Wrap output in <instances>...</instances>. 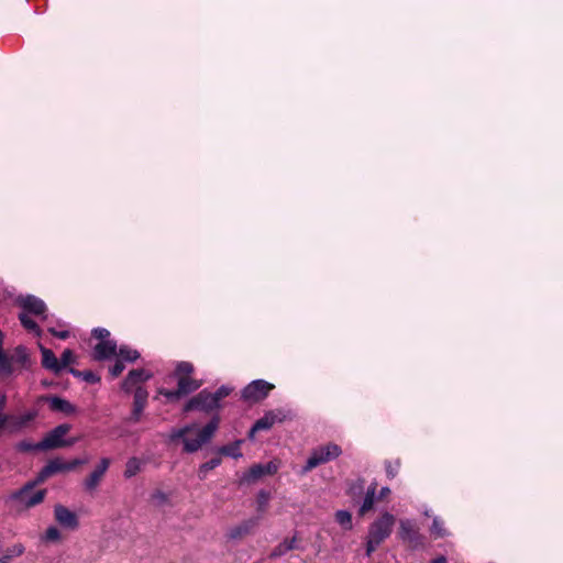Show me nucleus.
Masks as SVG:
<instances>
[{
  "label": "nucleus",
  "mask_w": 563,
  "mask_h": 563,
  "mask_svg": "<svg viewBox=\"0 0 563 563\" xmlns=\"http://www.w3.org/2000/svg\"><path fill=\"white\" fill-rule=\"evenodd\" d=\"M218 427L219 419L213 418L203 428H199L197 424H191L173 430L170 433V440L176 441L181 439L184 451L187 453H194L211 440Z\"/></svg>",
  "instance_id": "obj_1"
},
{
  "label": "nucleus",
  "mask_w": 563,
  "mask_h": 563,
  "mask_svg": "<svg viewBox=\"0 0 563 563\" xmlns=\"http://www.w3.org/2000/svg\"><path fill=\"white\" fill-rule=\"evenodd\" d=\"M152 377L150 372L144 369H132L122 383V389L130 393L134 389L133 409L129 420L136 423L141 419V415L146 406L148 393L141 386L142 383Z\"/></svg>",
  "instance_id": "obj_2"
},
{
  "label": "nucleus",
  "mask_w": 563,
  "mask_h": 563,
  "mask_svg": "<svg viewBox=\"0 0 563 563\" xmlns=\"http://www.w3.org/2000/svg\"><path fill=\"white\" fill-rule=\"evenodd\" d=\"M395 525V517L388 512L382 515L374 521L367 534L366 555L369 556L391 533Z\"/></svg>",
  "instance_id": "obj_3"
},
{
  "label": "nucleus",
  "mask_w": 563,
  "mask_h": 563,
  "mask_svg": "<svg viewBox=\"0 0 563 563\" xmlns=\"http://www.w3.org/2000/svg\"><path fill=\"white\" fill-rule=\"evenodd\" d=\"M41 482H29L26 483L22 488L19 490L13 492L10 495V499L14 500L19 504V506L23 509H29L32 507H35L36 505L41 504L46 495L45 489H37L35 490L36 484Z\"/></svg>",
  "instance_id": "obj_4"
},
{
  "label": "nucleus",
  "mask_w": 563,
  "mask_h": 563,
  "mask_svg": "<svg viewBox=\"0 0 563 563\" xmlns=\"http://www.w3.org/2000/svg\"><path fill=\"white\" fill-rule=\"evenodd\" d=\"M341 448L334 443H328L323 446H319L312 451L310 457L307 460V463L302 468V472L308 473L318 465L336 459L341 455Z\"/></svg>",
  "instance_id": "obj_5"
},
{
  "label": "nucleus",
  "mask_w": 563,
  "mask_h": 563,
  "mask_svg": "<svg viewBox=\"0 0 563 563\" xmlns=\"http://www.w3.org/2000/svg\"><path fill=\"white\" fill-rule=\"evenodd\" d=\"M69 424H59L48 432L42 441L35 444L37 450H51L62 446L71 445L73 441H65L64 437L69 432Z\"/></svg>",
  "instance_id": "obj_6"
},
{
  "label": "nucleus",
  "mask_w": 563,
  "mask_h": 563,
  "mask_svg": "<svg viewBox=\"0 0 563 563\" xmlns=\"http://www.w3.org/2000/svg\"><path fill=\"white\" fill-rule=\"evenodd\" d=\"M85 463H87V460L75 459L70 462H66L60 459L52 460L41 471L40 481H44L45 478H47L58 472H70V471L75 470L77 466L82 465Z\"/></svg>",
  "instance_id": "obj_7"
},
{
  "label": "nucleus",
  "mask_w": 563,
  "mask_h": 563,
  "mask_svg": "<svg viewBox=\"0 0 563 563\" xmlns=\"http://www.w3.org/2000/svg\"><path fill=\"white\" fill-rule=\"evenodd\" d=\"M273 388L274 385L263 379L253 380L243 389L242 397L247 401L257 402L266 398Z\"/></svg>",
  "instance_id": "obj_8"
},
{
  "label": "nucleus",
  "mask_w": 563,
  "mask_h": 563,
  "mask_svg": "<svg viewBox=\"0 0 563 563\" xmlns=\"http://www.w3.org/2000/svg\"><path fill=\"white\" fill-rule=\"evenodd\" d=\"M219 407V402L217 401V397L207 390L200 391L197 396L191 398L185 407L186 411L189 410H203L211 411Z\"/></svg>",
  "instance_id": "obj_9"
},
{
  "label": "nucleus",
  "mask_w": 563,
  "mask_h": 563,
  "mask_svg": "<svg viewBox=\"0 0 563 563\" xmlns=\"http://www.w3.org/2000/svg\"><path fill=\"white\" fill-rule=\"evenodd\" d=\"M18 303L23 309L22 312L46 319V305L42 299L31 295L21 296L18 298Z\"/></svg>",
  "instance_id": "obj_10"
},
{
  "label": "nucleus",
  "mask_w": 563,
  "mask_h": 563,
  "mask_svg": "<svg viewBox=\"0 0 563 563\" xmlns=\"http://www.w3.org/2000/svg\"><path fill=\"white\" fill-rule=\"evenodd\" d=\"M54 518L65 529L76 530L79 527L77 515L63 505H55Z\"/></svg>",
  "instance_id": "obj_11"
},
{
  "label": "nucleus",
  "mask_w": 563,
  "mask_h": 563,
  "mask_svg": "<svg viewBox=\"0 0 563 563\" xmlns=\"http://www.w3.org/2000/svg\"><path fill=\"white\" fill-rule=\"evenodd\" d=\"M286 418L283 410H271L258 419L250 430V438H253L255 432L271 429L276 422H282Z\"/></svg>",
  "instance_id": "obj_12"
},
{
  "label": "nucleus",
  "mask_w": 563,
  "mask_h": 563,
  "mask_svg": "<svg viewBox=\"0 0 563 563\" xmlns=\"http://www.w3.org/2000/svg\"><path fill=\"white\" fill-rule=\"evenodd\" d=\"M278 471V464L268 462L267 464H255L242 477L243 482H255L264 475H273Z\"/></svg>",
  "instance_id": "obj_13"
},
{
  "label": "nucleus",
  "mask_w": 563,
  "mask_h": 563,
  "mask_svg": "<svg viewBox=\"0 0 563 563\" xmlns=\"http://www.w3.org/2000/svg\"><path fill=\"white\" fill-rule=\"evenodd\" d=\"M110 465V459L102 457L97 465V467L91 472V474L85 479V487L88 490H93L97 488L99 483L101 482L103 475Z\"/></svg>",
  "instance_id": "obj_14"
},
{
  "label": "nucleus",
  "mask_w": 563,
  "mask_h": 563,
  "mask_svg": "<svg viewBox=\"0 0 563 563\" xmlns=\"http://www.w3.org/2000/svg\"><path fill=\"white\" fill-rule=\"evenodd\" d=\"M399 536L404 541H407L412 545H416L419 541L418 529L415 522L409 519L400 520Z\"/></svg>",
  "instance_id": "obj_15"
},
{
  "label": "nucleus",
  "mask_w": 563,
  "mask_h": 563,
  "mask_svg": "<svg viewBox=\"0 0 563 563\" xmlns=\"http://www.w3.org/2000/svg\"><path fill=\"white\" fill-rule=\"evenodd\" d=\"M37 416L36 410H30L20 416H11L9 420V430L11 432H16L25 428L31 421H33Z\"/></svg>",
  "instance_id": "obj_16"
},
{
  "label": "nucleus",
  "mask_w": 563,
  "mask_h": 563,
  "mask_svg": "<svg viewBox=\"0 0 563 563\" xmlns=\"http://www.w3.org/2000/svg\"><path fill=\"white\" fill-rule=\"evenodd\" d=\"M41 354H42V365L46 369L58 374L60 373V366H59V360L55 356L53 351L43 346L42 344H38Z\"/></svg>",
  "instance_id": "obj_17"
},
{
  "label": "nucleus",
  "mask_w": 563,
  "mask_h": 563,
  "mask_svg": "<svg viewBox=\"0 0 563 563\" xmlns=\"http://www.w3.org/2000/svg\"><path fill=\"white\" fill-rule=\"evenodd\" d=\"M95 358L96 360H106L112 355L117 354V344L111 340L100 341L95 346Z\"/></svg>",
  "instance_id": "obj_18"
},
{
  "label": "nucleus",
  "mask_w": 563,
  "mask_h": 563,
  "mask_svg": "<svg viewBox=\"0 0 563 563\" xmlns=\"http://www.w3.org/2000/svg\"><path fill=\"white\" fill-rule=\"evenodd\" d=\"M256 525H257V521L255 519L246 520V521L231 528L228 531V537H229V539H232V540L241 539L244 536L249 534L254 529V527Z\"/></svg>",
  "instance_id": "obj_19"
},
{
  "label": "nucleus",
  "mask_w": 563,
  "mask_h": 563,
  "mask_svg": "<svg viewBox=\"0 0 563 563\" xmlns=\"http://www.w3.org/2000/svg\"><path fill=\"white\" fill-rule=\"evenodd\" d=\"M11 358L14 365V371L29 367L30 356L27 350L24 346H16L11 354Z\"/></svg>",
  "instance_id": "obj_20"
},
{
  "label": "nucleus",
  "mask_w": 563,
  "mask_h": 563,
  "mask_svg": "<svg viewBox=\"0 0 563 563\" xmlns=\"http://www.w3.org/2000/svg\"><path fill=\"white\" fill-rule=\"evenodd\" d=\"M49 402V407L54 411H60L66 415H71L76 412L75 406H73L68 400L59 398V397H51L47 399Z\"/></svg>",
  "instance_id": "obj_21"
},
{
  "label": "nucleus",
  "mask_w": 563,
  "mask_h": 563,
  "mask_svg": "<svg viewBox=\"0 0 563 563\" xmlns=\"http://www.w3.org/2000/svg\"><path fill=\"white\" fill-rule=\"evenodd\" d=\"M201 386V382L191 378L190 376H181L178 378L177 387L183 396L197 390Z\"/></svg>",
  "instance_id": "obj_22"
},
{
  "label": "nucleus",
  "mask_w": 563,
  "mask_h": 563,
  "mask_svg": "<svg viewBox=\"0 0 563 563\" xmlns=\"http://www.w3.org/2000/svg\"><path fill=\"white\" fill-rule=\"evenodd\" d=\"M25 551L22 543H15L8 548L5 552L0 556V563H10L14 558L21 556Z\"/></svg>",
  "instance_id": "obj_23"
},
{
  "label": "nucleus",
  "mask_w": 563,
  "mask_h": 563,
  "mask_svg": "<svg viewBox=\"0 0 563 563\" xmlns=\"http://www.w3.org/2000/svg\"><path fill=\"white\" fill-rule=\"evenodd\" d=\"M296 538L286 539L282 543H279L272 552V556H282L286 554L288 551L296 548Z\"/></svg>",
  "instance_id": "obj_24"
},
{
  "label": "nucleus",
  "mask_w": 563,
  "mask_h": 563,
  "mask_svg": "<svg viewBox=\"0 0 563 563\" xmlns=\"http://www.w3.org/2000/svg\"><path fill=\"white\" fill-rule=\"evenodd\" d=\"M19 319L22 323V325L30 332L34 333L35 335H41V329L38 328L37 323L25 312H21L19 314Z\"/></svg>",
  "instance_id": "obj_25"
},
{
  "label": "nucleus",
  "mask_w": 563,
  "mask_h": 563,
  "mask_svg": "<svg viewBox=\"0 0 563 563\" xmlns=\"http://www.w3.org/2000/svg\"><path fill=\"white\" fill-rule=\"evenodd\" d=\"M375 492H376L375 485H372L371 487H368L365 498L363 500V504L360 508L361 515H365L367 511H369L373 508L374 499H375Z\"/></svg>",
  "instance_id": "obj_26"
},
{
  "label": "nucleus",
  "mask_w": 563,
  "mask_h": 563,
  "mask_svg": "<svg viewBox=\"0 0 563 563\" xmlns=\"http://www.w3.org/2000/svg\"><path fill=\"white\" fill-rule=\"evenodd\" d=\"M14 372V365L12 363L11 355H7L4 351L0 352V374L11 375Z\"/></svg>",
  "instance_id": "obj_27"
},
{
  "label": "nucleus",
  "mask_w": 563,
  "mask_h": 563,
  "mask_svg": "<svg viewBox=\"0 0 563 563\" xmlns=\"http://www.w3.org/2000/svg\"><path fill=\"white\" fill-rule=\"evenodd\" d=\"M142 462L137 457H131L128 460L124 470V476L131 478L141 471Z\"/></svg>",
  "instance_id": "obj_28"
},
{
  "label": "nucleus",
  "mask_w": 563,
  "mask_h": 563,
  "mask_svg": "<svg viewBox=\"0 0 563 563\" xmlns=\"http://www.w3.org/2000/svg\"><path fill=\"white\" fill-rule=\"evenodd\" d=\"M242 441H236L233 444L222 446L219 452L223 455L231 456L233 459H240L242 456V452L240 449Z\"/></svg>",
  "instance_id": "obj_29"
},
{
  "label": "nucleus",
  "mask_w": 563,
  "mask_h": 563,
  "mask_svg": "<svg viewBox=\"0 0 563 563\" xmlns=\"http://www.w3.org/2000/svg\"><path fill=\"white\" fill-rule=\"evenodd\" d=\"M221 464L220 457L211 459L210 461L200 465L198 476L200 479H205L207 474Z\"/></svg>",
  "instance_id": "obj_30"
},
{
  "label": "nucleus",
  "mask_w": 563,
  "mask_h": 563,
  "mask_svg": "<svg viewBox=\"0 0 563 563\" xmlns=\"http://www.w3.org/2000/svg\"><path fill=\"white\" fill-rule=\"evenodd\" d=\"M335 520L346 530H351L353 527L352 515L346 510H338L335 512Z\"/></svg>",
  "instance_id": "obj_31"
},
{
  "label": "nucleus",
  "mask_w": 563,
  "mask_h": 563,
  "mask_svg": "<svg viewBox=\"0 0 563 563\" xmlns=\"http://www.w3.org/2000/svg\"><path fill=\"white\" fill-rule=\"evenodd\" d=\"M118 356L125 362H134L139 358L140 354L128 346H121Z\"/></svg>",
  "instance_id": "obj_32"
},
{
  "label": "nucleus",
  "mask_w": 563,
  "mask_h": 563,
  "mask_svg": "<svg viewBox=\"0 0 563 563\" xmlns=\"http://www.w3.org/2000/svg\"><path fill=\"white\" fill-rule=\"evenodd\" d=\"M269 493L265 492V490H261L258 492L257 496H256V507H257V511L258 512H265L267 507H268V501H269Z\"/></svg>",
  "instance_id": "obj_33"
},
{
  "label": "nucleus",
  "mask_w": 563,
  "mask_h": 563,
  "mask_svg": "<svg viewBox=\"0 0 563 563\" xmlns=\"http://www.w3.org/2000/svg\"><path fill=\"white\" fill-rule=\"evenodd\" d=\"M194 372V366L189 362H179L176 366L175 375L177 378L181 376H190Z\"/></svg>",
  "instance_id": "obj_34"
},
{
  "label": "nucleus",
  "mask_w": 563,
  "mask_h": 563,
  "mask_svg": "<svg viewBox=\"0 0 563 563\" xmlns=\"http://www.w3.org/2000/svg\"><path fill=\"white\" fill-rule=\"evenodd\" d=\"M151 501L156 507H163L168 504L169 497L166 493L162 490H156L151 496Z\"/></svg>",
  "instance_id": "obj_35"
},
{
  "label": "nucleus",
  "mask_w": 563,
  "mask_h": 563,
  "mask_svg": "<svg viewBox=\"0 0 563 563\" xmlns=\"http://www.w3.org/2000/svg\"><path fill=\"white\" fill-rule=\"evenodd\" d=\"M44 540L47 542H58L62 540V533L56 527L51 526L45 531Z\"/></svg>",
  "instance_id": "obj_36"
},
{
  "label": "nucleus",
  "mask_w": 563,
  "mask_h": 563,
  "mask_svg": "<svg viewBox=\"0 0 563 563\" xmlns=\"http://www.w3.org/2000/svg\"><path fill=\"white\" fill-rule=\"evenodd\" d=\"M75 362V355L71 350L66 349L63 354L62 358L59 360V366L60 372L66 368L68 365L73 364Z\"/></svg>",
  "instance_id": "obj_37"
},
{
  "label": "nucleus",
  "mask_w": 563,
  "mask_h": 563,
  "mask_svg": "<svg viewBox=\"0 0 563 563\" xmlns=\"http://www.w3.org/2000/svg\"><path fill=\"white\" fill-rule=\"evenodd\" d=\"M431 532L435 538H442L445 536V529L443 522L439 518H434L431 527Z\"/></svg>",
  "instance_id": "obj_38"
},
{
  "label": "nucleus",
  "mask_w": 563,
  "mask_h": 563,
  "mask_svg": "<svg viewBox=\"0 0 563 563\" xmlns=\"http://www.w3.org/2000/svg\"><path fill=\"white\" fill-rule=\"evenodd\" d=\"M124 369L123 360L119 357V360L115 362V364L110 368V374L113 377H118Z\"/></svg>",
  "instance_id": "obj_39"
},
{
  "label": "nucleus",
  "mask_w": 563,
  "mask_h": 563,
  "mask_svg": "<svg viewBox=\"0 0 563 563\" xmlns=\"http://www.w3.org/2000/svg\"><path fill=\"white\" fill-rule=\"evenodd\" d=\"M159 394L165 396L167 399L169 400H174V399H178L179 397H181V393H179V389L177 388L176 390H165V389H161L159 390Z\"/></svg>",
  "instance_id": "obj_40"
},
{
  "label": "nucleus",
  "mask_w": 563,
  "mask_h": 563,
  "mask_svg": "<svg viewBox=\"0 0 563 563\" xmlns=\"http://www.w3.org/2000/svg\"><path fill=\"white\" fill-rule=\"evenodd\" d=\"M231 393V388L228 386H221L216 393H212L213 396L217 397V401L220 402V400L224 397H227Z\"/></svg>",
  "instance_id": "obj_41"
},
{
  "label": "nucleus",
  "mask_w": 563,
  "mask_h": 563,
  "mask_svg": "<svg viewBox=\"0 0 563 563\" xmlns=\"http://www.w3.org/2000/svg\"><path fill=\"white\" fill-rule=\"evenodd\" d=\"M92 334L100 341H107L106 339L110 335V332L104 328H97L93 330Z\"/></svg>",
  "instance_id": "obj_42"
},
{
  "label": "nucleus",
  "mask_w": 563,
  "mask_h": 563,
  "mask_svg": "<svg viewBox=\"0 0 563 563\" xmlns=\"http://www.w3.org/2000/svg\"><path fill=\"white\" fill-rule=\"evenodd\" d=\"M398 468H399V462H396L395 464H393L391 462H388L386 464L387 476L390 478L395 477L398 472Z\"/></svg>",
  "instance_id": "obj_43"
},
{
  "label": "nucleus",
  "mask_w": 563,
  "mask_h": 563,
  "mask_svg": "<svg viewBox=\"0 0 563 563\" xmlns=\"http://www.w3.org/2000/svg\"><path fill=\"white\" fill-rule=\"evenodd\" d=\"M49 332H51L53 335H55V336H57V338H59V339H63V340H65V339H67V338L69 336V332H68L67 330H64V331H56L55 329L49 328Z\"/></svg>",
  "instance_id": "obj_44"
},
{
  "label": "nucleus",
  "mask_w": 563,
  "mask_h": 563,
  "mask_svg": "<svg viewBox=\"0 0 563 563\" xmlns=\"http://www.w3.org/2000/svg\"><path fill=\"white\" fill-rule=\"evenodd\" d=\"M11 416H7L4 413H0V430L7 426L9 429V420Z\"/></svg>",
  "instance_id": "obj_45"
},
{
  "label": "nucleus",
  "mask_w": 563,
  "mask_h": 563,
  "mask_svg": "<svg viewBox=\"0 0 563 563\" xmlns=\"http://www.w3.org/2000/svg\"><path fill=\"white\" fill-rule=\"evenodd\" d=\"M84 378L89 383H96L99 380V378L91 372L84 373Z\"/></svg>",
  "instance_id": "obj_46"
},
{
  "label": "nucleus",
  "mask_w": 563,
  "mask_h": 563,
  "mask_svg": "<svg viewBox=\"0 0 563 563\" xmlns=\"http://www.w3.org/2000/svg\"><path fill=\"white\" fill-rule=\"evenodd\" d=\"M7 404V396L2 393H0V413H2V410L4 409Z\"/></svg>",
  "instance_id": "obj_47"
},
{
  "label": "nucleus",
  "mask_w": 563,
  "mask_h": 563,
  "mask_svg": "<svg viewBox=\"0 0 563 563\" xmlns=\"http://www.w3.org/2000/svg\"><path fill=\"white\" fill-rule=\"evenodd\" d=\"M431 563H446V559L444 556H439L433 560Z\"/></svg>",
  "instance_id": "obj_48"
},
{
  "label": "nucleus",
  "mask_w": 563,
  "mask_h": 563,
  "mask_svg": "<svg viewBox=\"0 0 563 563\" xmlns=\"http://www.w3.org/2000/svg\"><path fill=\"white\" fill-rule=\"evenodd\" d=\"M388 493H389V488H387V487H384V488H382V490H380V495H382V496H386Z\"/></svg>",
  "instance_id": "obj_49"
},
{
  "label": "nucleus",
  "mask_w": 563,
  "mask_h": 563,
  "mask_svg": "<svg viewBox=\"0 0 563 563\" xmlns=\"http://www.w3.org/2000/svg\"><path fill=\"white\" fill-rule=\"evenodd\" d=\"M2 344H3V334H2V332L0 331V352H2V351H3V349H2Z\"/></svg>",
  "instance_id": "obj_50"
},
{
  "label": "nucleus",
  "mask_w": 563,
  "mask_h": 563,
  "mask_svg": "<svg viewBox=\"0 0 563 563\" xmlns=\"http://www.w3.org/2000/svg\"><path fill=\"white\" fill-rule=\"evenodd\" d=\"M21 448H22L23 450H29V449H32V448L36 449V448H35V445H34V446H32V445L23 444V443L21 444Z\"/></svg>",
  "instance_id": "obj_51"
},
{
  "label": "nucleus",
  "mask_w": 563,
  "mask_h": 563,
  "mask_svg": "<svg viewBox=\"0 0 563 563\" xmlns=\"http://www.w3.org/2000/svg\"><path fill=\"white\" fill-rule=\"evenodd\" d=\"M70 373L75 374V375H79V373H77L76 371L74 369H70Z\"/></svg>",
  "instance_id": "obj_52"
}]
</instances>
